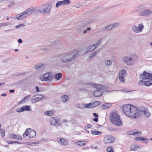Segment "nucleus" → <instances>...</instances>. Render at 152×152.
<instances>
[{
    "label": "nucleus",
    "mask_w": 152,
    "mask_h": 152,
    "mask_svg": "<svg viewBox=\"0 0 152 152\" xmlns=\"http://www.w3.org/2000/svg\"><path fill=\"white\" fill-rule=\"evenodd\" d=\"M123 109L124 113L126 115L132 118H136L139 114L137 111V108L131 104L125 105Z\"/></svg>",
    "instance_id": "nucleus-1"
},
{
    "label": "nucleus",
    "mask_w": 152,
    "mask_h": 152,
    "mask_svg": "<svg viewBox=\"0 0 152 152\" xmlns=\"http://www.w3.org/2000/svg\"><path fill=\"white\" fill-rule=\"evenodd\" d=\"M78 56L77 52L72 51L61 55L60 56V61L64 63L70 62L76 59Z\"/></svg>",
    "instance_id": "nucleus-2"
},
{
    "label": "nucleus",
    "mask_w": 152,
    "mask_h": 152,
    "mask_svg": "<svg viewBox=\"0 0 152 152\" xmlns=\"http://www.w3.org/2000/svg\"><path fill=\"white\" fill-rule=\"evenodd\" d=\"M110 119L114 125L118 126H121L123 125L120 119V116L115 111H113L111 113L110 115Z\"/></svg>",
    "instance_id": "nucleus-3"
},
{
    "label": "nucleus",
    "mask_w": 152,
    "mask_h": 152,
    "mask_svg": "<svg viewBox=\"0 0 152 152\" xmlns=\"http://www.w3.org/2000/svg\"><path fill=\"white\" fill-rule=\"evenodd\" d=\"M34 8L28 9L20 14L17 15L15 16V18L18 20L23 19L33 13L34 12Z\"/></svg>",
    "instance_id": "nucleus-4"
},
{
    "label": "nucleus",
    "mask_w": 152,
    "mask_h": 152,
    "mask_svg": "<svg viewBox=\"0 0 152 152\" xmlns=\"http://www.w3.org/2000/svg\"><path fill=\"white\" fill-rule=\"evenodd\" d=\"M93 86L99 90L95 91L94 93V95L95 97H98L102 95L101 91L99 90H104L106 89L107 86H106L98 84H94Z\"/></svg>",
    "instance_id": "nucleus-5"
},
{
    "label": "nucleus",
    "mask_w": 152,
    "mask_h": 152,
    "mask_svg": "<svg viewBox=\"0 0 152 152\" xmlns=\"http://www.w3.org/2000/svg\"><path fill=\"white\" fill-rule=\"evenodd\" d=\"M53 77V76L52 73L50 72L46 73L41 75L39 77V79L41 81L48 82H50L52 81Z\"/></svg>",
    "instance_id": "nucleus-6"
},
{
    "label": "nucleus",
    "mask_w": 152,
    "mask_h": 152,
    "mask_svg": "<svg viewBox=\"0 0 152 152\" xmlns=\"http://www.w3.org/2000/svg\"><path fill=\"white\" fill-rule=\"evenodd\" d=\"M23 136L24 137L28 136L29 138H33L36 136V132L34 130H32L31 128H28L26 130Z\"/></svg>",
    "instance_id": "nucleus-7"
},
{
    "label": "nucleus",
    "mask_w": 152,
    "mask_h": 152,
    "mask_svg": "<svg viewBox=\"0 0 152 152\" xmlns=\"http://www.w3.org/2000/svg\"><path fill=\"white\" fill-rule=\"evenodd\" d=\"M51 6L49 4H46L39 7L38 9L39 12L42 14L48 13L50 12Z\"/></svg>",
    "instance_id": "nucleus-8"
},
{
    "label": "nucleus",
    "mask_w": 152,
    "mask_h": 152,
    "mask_svg": "<svg viewBox=\"0 0 152 152\" xmlns=\"http://www.w3.org/2000/svg\"><path fill=\"white\" fill-rule=\"evenodd\" d=\"M140 78L143 80H148V81L152 82V74L144 71L140 75Z\"/></svg>",
    "instance_id": "nucleus-9"
},
{
    "label": "nucleus",
    "mask_w": 152,
    "mask_h": 152,
    "mask_svg": "<svg viewBox=\"0 0 152 152\" xmlns=\"http://www.w3.org/2000/svg\"><path fill=\"white\" fill-rule=\"evenodd\" d=\"M144 28V26L142 23L138 24V26L133 25L132 27V30L134 33H138L142 32Z\"/></svg>",
    "instance_id": "nucleus-10"
},
{
    "label": "nucleus",
    "mask_w": 152,
    "mask_h": 152,
    "mask_svg": "<svg viewBox=\"0 0 152 152\" xmlns=\"http://www.w3.org/2000/svg\"><path fill=\"white\" fill-rule=\"evenodd\" d=\"M139 110L140 112L143 113L144 115L147 118H149L151 115V114L148 111V107H145L142 106L139 108Z\"/></svg>",
    "instance_id": "nucleus-11"
},
{
    "label": "nucleus",
    "mask_w": 152,
    "mask_h": 152,
    "mask_svg": "<svg viewBox=\"0 0 152 152\" xmlns=\"http://www.w3.org/2000/svg\"><path fill=\"white\" fill-rule=\"evenodd\" d=\"M152 14V10L148 9L143 10L140 12L138 15L145 17H148Z\"/></svg>",
    "instance_id": "nucleus-12"
},
{
    "label": "nucleus",
    "mask_w": 152,
    "mask_h": 152,
    "mask_svg": "<svg viewBox=\"0 0 152 152\" xmlns=\"http://www.w3.org/2000/svg\"><path fill=\"white\" fill-rule=\"evenodd\" d=\"M115 141V138L112 136L107 135L104 137V141L105 144H109Z\"/></svg>",
    "instance_id": "nucleus-13"
},
{
    "label": "nucleus",
    "mask_w": 152,
    "mask_h": 152,
    "mask_svg": "<svg viewBox=\"0 0 152 152\" xmlns=\"http://www.w3.org/2000/svg\"><path fill=\"white\" fill-rule=\"evenodd\" d=\"M50 124L54 126H59L61 124L59 122V119L56 118L52 117L50 119Z\"/></svg>",
    "instance_id": "nucleus-14"
},
{
    "label": "nucleus",
    "mask_w": 152,
    "mask_h": 152,
    "mask_svg": "<svg viewBox=\"0 0 152 152\" xmlns=\"http://www.w3.org/2000/svg\"><path fill=\"white\" fill-rule=\"evenodd\" d=\"M44 98V96L41 94H37L33 96L32 97V102L35 103Z\"/></svg>",
    "instance_id": "nucleus-15"
},
{
    "label": "nucleus",
    "mask_w": 152,
    "mask_h": 152,
    "mask_svg": "<svg viewBox=\"0 0 152 152\" xmlns=\"http://www.w3.org/2000/svg\"><path fill=\"white\" fill-rule=\"evenodd\" d=\"M31 110V109L30 108V106L28 105H25L20 108H17L16 110L17 112L20 113L25 111H29Z\"/></svg>",
    "instance_id": "nucleus-16"
},
{
    "label": "nucleus",
    "mask_w": 152,
    "mask_h": 152,
    "mask_svg": "<svg viewBox=\"0 0 152 152\" xmlns=\"http://www.w3.org/2000/svg\"><path fill=\"white\" fill-rule=\"evenodd\" d=\"M123 61L128 65H131L133 64L132 59L130 57L125 56L123 58Z\"/></svg>",
    "instance_id": "nucleus-17"
},
{
    "label": "nucleus",
    "mask_w": 152,
    "mask_h": 152,
    "mask_svg": "<svg viewBox=\"0 0 152 152\" xmlns=\"http://www.w3.org/2000/svg\"><path fill=\"white\" fill-rule=\"evenodd\" d=\"M118 25V23H114L106 26L104 29L106 31H108L112 30L114 28L117 27Z\"/></svg>",
    "instance_id": "nucleus-18"
},
{
    "label": "nucleus",
    "mask_w": 152,
    "mask_h": 152,
    "mask_svg": "<svg viewBox=\"0 0 152 152\" xmlns=\"http://www.w3.org/2000/svg\"><path fill=\"white\" fill-rule=\"evenodd\" d=\"M138 84L140 85H145V86H148L151 85H152V82H151L150 81H145V80H140L138 82Z\"/></svg>",
    "instance_id": "nucleus-19"
},
{
    "label": "nucleus",
    "mask_w": 152,
    "mask_h": 152,
    "mask_svg": "<svg viewBox=\"0 0 152 152\" xmlns=\"http://www.w3.org/2000/svg\"><path fill=\"white\" fill-rule=\"evenodd\" d=\"M95 44H94L93 45L89 46L87 49L86 51L85 52L84 54H86L88 53L89 52L92 51L94 50L96 47V46H95Z\"/></svg>",
    "instance_id": "nucleus-20"
},
{
    "label": "nucleus",
    "mask_w": 152,
    "mask_h": 152,
    "mask_svg": "<svg viewBox=\"0 0 152 152\" xmlns=\"http://www.w3.org/2000/svg\"><path fill=\"white\" fill-rule=\"evenodd\" d=\"M44 67V65L42 63L38 64L34 66V69L38 70H41L43 69Z\"/></svg>",
    "instance_id": "nucleus-21"
},
{
    "label": "nucleus",
    "mask_w": 152,
    "mask_h": 152,
    "mask_svg": "<svg viewBox=\"0 0 152 152\" xmlns=\"http://www.w3.org/2000/svg\"><path fill=\"white\" fill-rule=\"evenodd\" d=\"M61 100L63 102H68L69 100V97L66 95H63L60 97Z\"/></svg>",
    "instance_id": "nucleus-22"
},
{
    "label": "nucleus",
    "mask_w": 152,
    "mask_h": 152,
    "mask_svg": "<svg viewBox=\"0 0 152 152\" xmlns=\"http://www.w3.org/2000/svg\"><path fill=\"white\" fill-rule=\"evenodd\" d=\"M59 143L63 145H66L68 144V141L65 139L62 138H60Z\"/></svg>",
    "instance_id": "nucleus-23"
},
{
    "label": "nucleus",
    "mask_w": 152,
    "mask_h": 152,
    "mask_svg": "<svg viewBox=\"0 0 152 152\" xmlns=\"http://www.w3.org/2000/svg\"><path fill=\"white\" fill-rule=\"evenodd\" d=\"M91 133L94 135H101L102 132H101L99 131L96 129H94L91 130Z\"/></svg>",
    "instance_id": "nucleus-24"
},
{
    "label": "nucleus",
    "mask_w": 152,
    "mask_h": 152,
    "mask_svg": "<svg viewBox=\"0 0 152 152\" xmlns=\"http://www.w3.org/2000/svg\"><path fill=\"white\" fill-rule=\"evenodd\" d=\"M138 147L136 144L134 143L131 146L130 150L131 151H137L138 149Z\"/></svg>",
    "instance_id": "nucleus-25"
},
{
    "label": "nucleus",
    "mask_w": 152,
    "mask_h": 152,
    "mask_svg": "<svg viewBox=\"0 0 152 152\" xmlns=\"http://www.w3.org/2000/svg\"><path fill=\"white\" fill-rule=\"evenodd\" d=\"M75 143L78 145L81 146H83L85 145V141H79L75 142Z\"/></svg>",
    "instance_id": "nucleus-26"
},
{
    "label": "nucleus",
    "mask_w": 152,
    "mask_h": 152,
    "mask_svg": "<svg viewBox=\"0 0 152 152\" xmlns=\"http://www.w3.org/2000/svg\"><path fill=\"white\" fill-rule=\"evenodd\" d=\"M62 77V74L61 73H58L54 75V78L57 80H59Z\"/></svg>",
    "instance_id": "nucleus-27"
},
{
    "label": "nucleus",
    "mask_w": 152,
    "mask_h": 152,
    "mask_svg": "<svg viewBox=\"0 0 152 152\" xmlns=\"http://www.w3.org/2000/svg\"><path fill=\"white\" fill-rule=\"evenodd\" d=\"M126 74V71L123 69L119 72V76H124V77Z\"/></svg>",
    "instance_id": "nucleus-28"
},
{
    "label": "nucleus",
    "mask_w": 152,
    "mask_h": 152,
    "mask_svg": "<svg viewBox=\"0 0 152 152\" xmlns=\"http://www.w3.org/2000/svg\"><path fill=\"white\" fill-rule=\"evenodd\" d=\"M11 25V23L9 22H4L2 23H0V28L2 27L8 26Z\"/></svg>",
    "instance_id": "nucleus-29"
},
{
    "label": "nucleus",
    "mask_w": 152,
    "mask_h": 152,
    "mask_svg": "<svg viewBox=\"0 0 152 152\" xmlns=\"http://www.w3.org/2000/svg\"><path fill=\"white\" fill-rule=\"evenodd\" d=\"M111 106L110 103H107L102 105V108L103 109H106Z\"/></svg>",
    "instance_id": "nucleus-30"
},
{
    "label": "nucleus",
    "mask_w": 152,
    "mask_h": 152,
    "mask_svg": "<svg viewBox=\"0 0 152 152\" xmlns=\"http://www.w3.org/2000/svg\"><path fill=\"white\" fill-rule=\"evenodd\" d=\"M105 64L107 66H110L112 64V62L109 60H106L104 61Z\"/></svg>",
    "instance_id": "nucleus-31"
},
{
    "label": "nucleus",
    "mask_w": 152,
    "mask_h": 152,
    "mask_svg": "<svg viewBox=\"0 0 152 152\" xmlns=\"http://www.w3.org/2000/svg\"><path fill=\"white\" fill-rule=\"evenodd\" d=\"M84 108H92L93 107L92 104L90 103L89 104H84L83 105Z\"/></svg>",
    "instance_id": "nucleus-32"
},
{
    "label": "nucleus",
    "mask_w": 152,
    "mask_h": 152,
    "mask_svg": "<svg viewBox=\"0 0 152 152\" xmlns=\"http://www.w3.org/2000/svg\"><path fill=\"white\" fill-rule=\"evenodd\" d=\"M63 5L69 4L71 2L70 0H64L62 1Z\"/></svg>",
    "instance_id": "nucleus-33"
},
{
    "label": "nucleus",
    "mask_w": 152,
    "mask_h": 152,
    "mask_svg": "<svg viewBox=\"0 0 152 152\" xmlns=\"http://www.w3.org/2000/svg\"><path fill=\"white\" fill-rule=\"evenodd\" d=\"M22 138V137L21 136H19L17 134H14V135L13 137V139L18 140H21Z\"/></svg>",
    "instance_id": "nucleus-34"
},
{
    "label": "nucleus",
    "mask_w": 152,
    "mask_h": 152,
    "mask_svg": "<svg viewBox=\"0 0 152 152\" xmlns=\"http://www.w3.org/2000/svg\"><path fill=\"white\" fill-rule=\"evenodd\" d=\"M99 52V50L96 51L94 52L91 54V56H90V58L92 59L97 54V53Z\"/></svg>",
    "instance_id": "nucleus-35"
},
{
    "label": "nucleus",
    "mask_w": 152,
    "mask_h": 152,
    "mask_svg": "<svg viewBox=\"0 0 152 152\" xmlns=\"http://www.w3.org/2000/svg\"><path fill=\"white\" fill-rule=\"evenodd\" d=\"M30 97V95L26 96L22 99L21 102H27L28 100Z\"/></svg>",
    "instance_id": "nucleus-36"
},
{
    "label": "nucleus",
    "mask_w": 152,
    "mask_h": 152,
    "mask_svg": "<svg viewBox=\"0 0 152 152\" xmlns=\"http://www.w3.org/2000/svg\"><path fill=\"white\" fill-rule=\"evenodd\" d=\"M62 5H63V3L62 2V1H58L57 2L56 5V8H58L59 7H60Z\"/></svg>",
    "instance_id": "nucleus-37"
},
{
    "label": "nucleus",
    "mask_w": 152,
    "mask_h": 152,
    "mask_svg": "<svg viewBox=\"0 0 152 152\" xmlns=\"http://www.w3.org/2000/svg\"><path fill=\"white\" fill-rule=\"evenodd\" d=\"M100 104V102L98 101H95L92 104L93 107L99 105Z\"/></svg>",
    "instance_id": "nucleus-38"
},
{
    "label": "nucleus",
    "mask_w": 152,
    "mask_h": 152,
    "mask_svg": "<svg viewBox=\"0 0 152 152\" xmlns=\"http://www.w3.org/2000/svg\"><path fill=\"white\" fill-rule=\"evenodd\" d=\"M45 114L46 115L51 116L53 114V112L51 110L46 111L45 113Z\"/></svg>",
    "instance_id": "nucleus-39"
},
{
    "label": "nucleus",
    "mask_w": 152,
    "mask_h": 152,
    "mask_svg": "<svg viewBox=\"0 0 152 152\" xmlns=\"http://www.w3.org/2000/svg\"><path fill=\"white\" fill-rule=\"evenodd\" d=\"M141 141H143L145 143H147L149 141V139L147 138L142 137Z\"/></svg>",
    "instance_id": "nucleus-40"
},
{
    "label": "nucleus",
    "mask_w": 152,
    "mask_h": 152,
    "mask_svg": "<svg viewBox=\"0 0 152 152\" xmlns=\"http://www.w3.org/2000/svg\"><path fill=\"white\" fill-rule=\"evenodd\" d=\"M107 151L108 152H114V151L112 147H107Z\"/></svg>",
    "instance_id": "nucleus-41"
},
{
    "label": "nucleus",
    "mask_w": 152,
    "mask_h": 152,
    "mask_svg": "<svg viewBox=\"0 0 152 152\" xmlns=\"http://www.w3.org/2000/svg\"><path fill=\"white\" fill-rule=\"evenodd\" d=\"M5 131L4 129H2L1 131H0V134L2 137H4L5 136Z\"/></svg>",
    "instance_id": "nucleus-42"
},
{
    "label": "nucleus",
    "mask_w": 152,
    "mask_h": 152,
    "mask_svg": "<svg viewBox=\"0 0 152 152\" xmlns=\"http://www.w3.org/2000/svg\"><path fill=\"white\" fill-rule=\"evenodd\" d=\"M119 77L121 81L123 82H125V80L124 76H119Z\"/></svg>",
    "instance_id": "nucleus-43"
},
{
    "label": "nucleus",
    "mask_w": 152,
    "mask_h": 152,
    "mask_svg": "<svg viewBox=\"0 0 152 152\" xmlns=\"http://www.w3.org/2000/svg\"><path fill=\"white\" fill-rule=\"evenodd\" d=\"M121 91H122L124 93L125 92H129L131 91H130L129 89L127 88H124L121 90Z\"/></svg>",
    "instance_id": "nucleus-44"
},
{
    "label": "nucleus",
    "mask_w": 152,
    "mask_h": 152,
    "mask_svg": "<svg viewBox=\"0 0 152 152\" xmlns=\"http://www.w3.org/2000/svg\"><path fill=\"white\" fill-rule=\"evenodd\" d=\"M87 23H85V25H88L90 23H92L93 22V20H88V21H86Z\"/></svg>",
    "instance_id": "nucleus-45"
},
{
    "label": "nucleus",
    "mask_w": 152,
    "mask_h": 152,
    "mask_svg": "<svg viewBox=\"0 0 152 152\" xmlns=\"http://www.w3.org/2000/svg\"><path fill=\"white\" fill-rule=\"evenodd\" d=\"M102 39H101L98 41L97 43L96 44H95V45H96L95 46H97L98 45H99L102 43Z\"/></svg>",
    "instance_id": "nucleus-46"
},
{
    "label": "nucleus",
    "mask_w": 152,
    "mask_h": 152,
    "mask_svg": "<svg viewBox=\"0 0 152 152\" xmlns=\"http://www.w3.org/2000/svg\"><path fill=\"white\" fill-rule=\"evenodd\" d=\"M142 137H136L135 138V139L136 140L138 141L140 140L141 141V139Z\"/></svg>",
    "instance_id": "nucleus-47"
},
{
    "label": "nucleus",
    "mask_w": 152,
    "mask_h": 152,
    "mask_svg": "<svg viewBox=\"0 0 152 152\" xmlns=\"http://www.w3.org/2000/svg\"><path fill=\"white\" fill-rule=\"evenodd\" d=\"M24 26H25V25H24L23 24H19V25H17V26H16L15 27H16V28H18L20 27L21 26H22V27H23Z\"/></svg>",
    "instance_id": "nucleus-48"
},
{
    "label": "nucleus",
    "mask_w": 152,
    "mask_h": 152,
    "mask_svg": "<svg viewBox=\"0 0 152 152\" xmlns=\"http://www.w3.org/2000/svg\"><path fill=\"white\" fill-rule=\"evenodd\" d=\"M85 23H87V22H86L84 23H82L81 25H80V26L81 27H85V26H87L88 25H85Z\"/></svg>",
    "instance_id": "nucleus-49"
},
{
    "label": "nucleus",
    "mask_w": 152,
    "mask_h": 152,
    "mask_svg": "<svg viewBox=\"0 0 152 152\" xmlns=\"http://www.w3.org/2000/svg\"><path fill=\"white\" fill-rule=\"evenodd\" d=\"M56 44V42H52L51 44L49 46L50 47H51L52 45H54Z\"/></svg>",
    "instance_id": "nucleus-50"
},
{
    "label": "nucleus",
    "mask_w": 152,
    "mask_h": 152,
    "mask_svg": "<svg viewBox=\"0 0 152 152\" xmlns=\"http://www.w3.org/2000/svg\"><path fill=\"white\" fill-rule=\"evenodd\" d=\"M107 129L110 130V131H113L114 130L113 129V128H112L110 127H108L107 128Z\"/></svg>",
    "instance_id": "nucleus-51"
},
{
    "label": "nucleus",
    "mask_w": 152,
    "mask_h": 152,
    "mask_svg": "<svg viewBox=\"0 0 152 152\" xmlns=\"http://www.w3.org/2000/svg\"><path fill=\"white\" fill-rule=\"evenodd\" d=\"M94 121H95L96 122H97L98 121V118L97 117H95L93 119Z\"/></svg>",
    "instance_id": "nucleus-52"
},
{
    "label": "nucleus",
    "mask_w": 152,
    "mask_h": 152,
    "mask_svg": "<svg viewBox=\"0 0 152 152\" xmlns=\"http://www.w3.org/2000/svg\"><path fill=\"white\" fill-rule=\"evenodd\" d=\"M18 41L19 42V43H21L23 42L22 40L21 39H18Z\"/></svg>",
    "instance_id": "nucleus-53"
},
{
    "label": "nucleus",
    "mask_w": 152,
    "mask_h": 152,
    "mask_svg": "<svg viewBox=\"0 0 152 152\" xmlns=\"http://www.w3.org/2000/svg\"><path fill=\"white\" fill-rule=\"evenodd\" d=\"M7 143L9 144H13V141H8Z\"/></svg>",
    "instance_id": "nucleus-54"
},
{
    "label": "nucleus",
    "mask_w": 152,
    "mask_h": 152,
    "mask_svg": "<svg viewBox=\"0 0 152 152\" xmlns=\"http://www.w3.org/2000/svg\"><path fill=\"white\" fill-rule=\"evenodd\" d=\"M93 115L95 117H98V115L96 113H94Z\"/></svg>",
    "instance_id": "nucleus-55"
},
{
    "label": "nucleus",
    "mask_w": 152,
    "mask_h": 152,
    "mask_svg": "<svg viewBox=\"0 0 152 152\" xmlns=\"http://www.w3.org/2000/svg\"><path fill=\"white\" fill-rule=\"evenodd\" d=\"M13 143H16V144H20V143L19 142H18V141H13Z\"/></svg>",
    "instance_id": "nucleus-56"
},
{
    "label": "nucleus",
    "mask_w": 152,
    "mask_h": 152,
    "mask_svg": "<svg viewBox=\"0 0 152 152\" xmlns=\"http://www.w3.org/2000/svg\"><path fill=\"white\" fill-rule=\"evenodd\" d=\"M35 88L36 89V91L37 92H38L39 91V88L38 86H36Z\"/></svg>",
    "instance_id": "nucleus-57"
},
{
    "label": "nucleus",
    "mask_w": 152,
    "mask_h": 152,
    "mask_svg": "<svg viewBox=\"0 0 152 152\" xmlns=\"http://www.w3.org/2000/svg\"><path fill=\"white\" fill-rule=\"evenodd\" d=\"M14 135V134H11L10 135V138H13V137Z\"/></svg>",
    "instance_id": "nucleus-58"
},
{
    "label": "nucleus",
    "mask_w": 152,
    "mask_h": 152,
    "mask_svg": "<svg viewBox=\"0 0 152 152\" xmlns=\"http://www.w3.org/2000/svg\"><path fill=\"white\" fill-rule=\"evenodd\" d=\"M14 90H13V89H12V90H10L9 91V92L10 93H13L14 92Z\"/></svg>",
    "instance_id": "nucleus-59"
},
{
    "label": "nucleus",
    "mask_w": 152,
    "mask_h": 152,
    "mask_svg": "<svg viewBox=\"0 0 152 152\" xmlns=\"http://www.w3.org/2000/svg\"><path fill=\"white\" fill-rule=\"evenodd\" d=\"M92 125L91 124H88L87 125V126L88 128H90L91 127Z\"/></svg>",
    "instance_id": "nucleus-60"
},
{
    "label": "nucleus",
    "mask_w": 152,
    "mask_h": 152,
    "mask_svg": "<svg viewBox=\"0 0 152 152\" xmlns=\"http://www.w3.org/2000/svg\"><path fill=\"white\" fill-rule=\"evenodd\" d=\"M1 96H7V95L6 94H2L1 95Z\"/></svg>",
    "instance_id": "nucleus-61"
},
{
    "label": "nucleus",
    "mask_w": 152,
    "mask_h": 152,
    "mask_svg": "<svg viewBox=\"0 0 152 152\" xmlns=\"http://www.w3.org/2000/svg\"><path fill=\"white\" fill-rule=\"evenodd\" d=\"M91 29V28L90 27H88L86 29V30L88 31H89Z\"/></svg>",
    "instance_id": "nucleus-62"
},
{
    "label": "nucleus",
    "mask_w": 152,
    "mask_h": 152,
    "mask_svg": "<svg viewBox=\"0 0 152 152\" xmlns=\"http://www.w3.org/2000/svg\"><path fill=\"white\" fill-rule=\"evenodd\" d=\"M5 84V83H0V86L1 85H4Z\"/></svg>",
    "instance_id": "nucleus-63"
},
{
    "label": "nucleus",
    "mask_w": 152,
    "mask_h": 152,
    "mask_svg": "<svg viewBox=\"0 0 152 152\" xmlns=\"http://www.w3.org/2000/svg\"><path fill=\"white\" fill-rule=\"evenodd\" d=\"M87 32V31L86 30H84L83 31V33L84 34H85Z\"/></svg>",
    "instance_id": "nucleus-64"
}]
</instances>
